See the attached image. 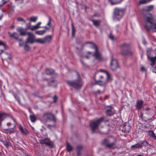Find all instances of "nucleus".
<instances>
[{"mask_svg":"<svg viewBox=\"0 0 156 156\" xmlns=\"http://www.w3.org/2000/svg\"><path fill=\"white\" fill-rule=\"evenodd\" d=\"M90 44L89 47L92 48H94L95 50V52L93 53L91 52L88 51V53L89 54L88 55H85V57L88 59L90 57V55H91L93 56L95 59L97 60L98 62H101L102 61L103 58L101 56L100 53L98 51V49L96 45L92 42H86L85 44Z\"/></svg>","mask_w":156,"mask_h":156,"instance_id":"obj_1","label":"nucleus"},{"mask_svg":"<svg viewBox=\"0 0 156 156\" xmlns=\"http://www.w3.org/2000/svg\"><path fill=\"white\" fill-rule=\"evenodd\" d=\"M144 19L145 22L146 28L147 30L153 29L156 32V24H153V17L152 15L148 12L144 16Z\"/></svg>","mask_w":156,"mask_h":156,"instance_id":"obj_2","label":"nucleus"},{"mask_svg":"<svg viewBox=\"0 0 156 156\" xmlns=\"http://www.w3.org/2000/svg\"><path fill=\"white\" fill-rule=\"evenodd\" d=\"M75 73L77 75L78 79L74 81L68 80L66 81V83L69 86L76 89H79L82 87L83 83L79 74L77 72H75Z\"/></svg>","mask_w":156,"mask_h":156,"instance_id":"obj_3","label":"nucleus"},{"mask_svg":"<svg viewBox=\"0 0 156 156\" xmlns=\"http://www.w3.org/2000/svg\"><path fill=\"white\" fill-rule=\"evenodd\" d=\"M124 13V11L123 9L119 8H115L113 16V19L115 21L119 20L122 17Z\"/></svg>","mask_w":156,"mask_h":156,"instance_id":"obj_4","label":"nucleus"},{"mask_svg":"<svg viewBox=\"0 0 156 156\" xmlns=\"http://www.w3.org/2000/svg\"><path fill=\"white\" fill-rule=\"evenodd\" d=\"M130 45L129 44L124 43L121 46V54L122 55H131L132 54L131 51L128 49L130 47Z\"/></svg>","mask_w":156,"mask_h":156,"instance_id":"obj_5","label":"nucleus"},{"mask_svg":"<svg viewBox=\"0 0 156 156\" xmlns=\"http://www.w3.org/2000/svg\"><path fill=\"white\" fill-rule=\"evenodd\" d=\"M103 118H100L98 119L96 121L90 122V126L91 128L92 131L94 133L95 130L98 128V125L103 121Z\"/></svg>","mask_w":156,"mask_h":156,"instance_id":"obj_6","label":"nucleus"},{"mask_svg":"<svg viewBox=\"0 0 156 156\" xmlns=\"http://www.w3.org/2000/svg\"><path fill=\"white\" fill-rule=\"evenodd\" d=\"M99 72L103 73L104 74H106L107 76V79L105 81H102L101 80L97 81L95 80L96 83L97 82H101L102 83V84H99L100 85L102 86L105 84L107 82V80H112L111 75L110 74L106 71L103 69H100L99 70Z\"/></svg>","mask_w":156,"mask_h":156,"instance_id":"obj_7","label":"nucleus"},{"mask_svg":"<svg viewBox=\"0 0 156 156\" xmlns=\"http://www.w3.org/2000/svg\"><path fill=\"white\" fill-rule=\"evenodd\" d=\"M152 53V52L151 51H147V58L151 62V66H153L154 65L155 63L156 55L153 56Z\"/></svg>","mask_w":156,"mask_h":156,"instance_id":"obj_8","label":"nucleus"},{"mask_svg":"<svg viewBox=\"0 0 156 156\" xmlns=\"http://www.w3.org/2000/svg\"><path fill=\"white\" fill-rule=\"evenodd\" d=\"M28 37L27 38V41L25 42V44L28 43L33 44L35 42L36 39L35 38V36L32 33L28 32L27 34Z\"/></svg>","mask_w":156,"mask_h":156,"instance_id":"obj_9","label":"nucleus"},{"mask_svg":"<svg viewBox=\"0 0 156 156\" xmlns=\"http://www.w3.org/2000/svg\"><path fill=\"white\" fill-rule=\"evenodd\" d=\"M42 119L46 122L51 120L55 121V117L54 115L50 114L45 113L43 115Z\"/></svg>","mask_w":156,"mask_h":156,"instance_id":"obj_10","label":"nucleus"},{"mask_svg":"<svg viewBox=\"0 0 156 156\" xmlns=\"http://www.w3.org/2000/svg\"><path fill=\"white\" fill-rule=\"evenodd\" d=\"M9 121H12V122H8L7 123V126H9L10 129H13L16 126L17 124L16 120L12 117H11L9 119Z\"/></svg>","mask_w":156,"mask_h":156,"instance_id":"obj_11","label":"nucleus"},{"mask_svg":"<svg viewBox=\"0 0 156 156\" xmlns=\"http://www.w3.org/2000/svg\"><path fill=\"white\" fill-rule=\"evenodd\" d=\"M111 66L112 70H114L118 67V64L117 61L112 58L111 62Z\"/></svg>","mask_w":156,"mask_h":156,"instance_id":"obj_12","label":"nucleus"},{"mask_svg":"<svg viewBox=\"0 0 156 156\" xmlns=\"http://www.w3.org/2000/svg\"><path fill=\"white\" fill-rule=\"evenodd\" d=\"M40 143L42 144H46L50 147L52 145V142L47 138L41 139L40 140Z\"/></svg>","mask_w":156,"mask_h":156,"instance_id":"obj_13","label":"nucleus"},{"mask_svg":"<svg viewBox=\"0 0 156 156\" xmlns=\"http://www.w3.org/2000/svg\"><path fill=\"white\" fill-rule=\"evenodd\" d=\"M8 115L5 113L0 112V126L2 125V122L7 117Z\"/></svg>","mask_w":156,"mask_h":156,"instance_id":"obj_14","label":"nucleus"},{"mask_svg":"<svg viewBox=\"0 0 156 156\" xmlns=\"http://www.w3.org/2000/svg\"><path fill=\"white\" fill-rule=\"evenodd\" d=\"M143 103V102L142 100L137 101L136 105V109L138 110H140L142 106Z\"/></svg>","mask_w":156,"mask_h":156,"instance_id":"obj_15","label":"nucleus"},{"mask_svg":"<svg viewBox=\"0 0 156 156\" xmlns=\"http://www.w3.org/2000/svg\"><path fill=\"white\" fill-rule=\"evenodd\" d=\"M108 141L107 139H105L102 144H106L107 147L109 148H111V147L115 144L114 143H111L108 144H107L108 143Z\"/></svg>","mask_w":156,"mask_h":156,"instance_id":"obj_16","label":"nucleus"},{"mask_svg":"<svg viewBox=\"0 0 156 156\" xmlns=\"http://www.w3.org/2000/svg\"><path fill=\"white\" fill-rule=\"evenodd\" d=\"M115 113L113 108H112L110 109H108L106 112L107 115L110 116L113 115Z\"/></svg>","mask_w":156,"mask_h":156,"instance_id":"obj_17","label":"nucleus"},{"mask_svg":"<svg viewBox=\"0 0 156 156\" xmlns=\"http://www.w3.org/2000/svg\"><path fill=\"white\" fill-rule=\"evenodd\" d=\"M122 0H108V2L111 5H115L120 3Z\"/></svg>","mask_w":156,"mask_h":156,"instance_id":"obj_18","label":"nucleus"},{"mask_svg":"<svg viewBox=\"0 0 156 156\" xmlns=\"http://www.w3.org/2000/svg\"><path fill=\"white\" fill-rule=\"evenodd\" d=\"M44 41H45V43H46L50 42L52 39V36L51 35H49L46 36L44 38Z\"/></svg>","mask_w":156,"mask_h":156,"instance_id":"obj_19","label":"nucleus"},{"mask_svg":"<svg viewBox=\"0 0 156 156\" xmlns=\"http://www.w3.org/2000/svg\"><path fill=\"white\" fill-rule=\"evenodd\" d=\"M130 127L129 125H125L123 126V131L126 133H129L130 130Z\"/></svg>","mask_w":156,"mask_h":156,"instance_id":"obj_20","label":"nucleus"},{"mask_svg":"<svg viewBox=\"0 0 156 156\" xmlns=\"http://www.w3.org/2000/svg\"><path fill=\"white\" fill-rule=\"evenodd\" d=\"M35 42L43 44L45 43V41L44 38H39L36 39Z\"/></svg>","mask_w":156,"mask_h":156,"instance_id":"obj_21","label":"nucleus"},{"mask_svg":"<svg viewBox=\"0 0 156 156\" xmlns=\"http://www.w3.org/2000/svg\"><path fill=\"white\" fill-rule=\"evenodd\" d=\"M46 73L47 75H49L52 74L54 73V70L51 69H46Z\"/></svg>","mask_w":156,"mask_h":156,"instance_id":"obj_22","label":"nucleus"},{"mask_svg":"<svg viewBox=\"0 0 156 156\" xmlns=\"http://www.w3.org/2000/svg\"><path fill=\"white\" fill-rule=\"evenodd\" d=\"M19 129L22 133L25 134L28 133V131L25 128H23L21 125H19Z\"/></svg>","mask_w":156,"mask_h":156,"instance_id":"obj_23","label":"nucleus"},{"mask_svg":"<svg viewBox=\"0 0 156 156\" xmlns=\"http://www.w3.org/2000/svg\"><path fill=\"white\" fill-rule=\"evenodd\" d=\"M46 32V30H37L35 31V33L38 35H41L44 34Z\"/></svg>","mask_w":156,"mask_h":156,"instance_id":"obj_24","label":"nucleus"},{"mask_svg":"<svg viewBox=\"0 0 156 156\" xmlns=\"http://www.w3.org/2000/svg\"><path fill=\"white\" fill-rule=\"evenodd\" d=\"M138 143L141 146V147H142L143 146H144L147 145V142L146 141L144 140L140 141Z\"/></svg>","mask_w":156,"mask_h":156,"instance_id":"obj_25","label":"nucleus"},{"mask_svg":"<svg viewBox=\"0 0 156 156\" xmlns=\"http://www.w3.org/2000/svg\"><path fill=\"white\" fill-rule=\"evenodd\" d=\"M153 5H148L145 8V10L149 12L153 9Z\"/></svg>","mask_w":156,"mask_h":156,"instance_id":"obj_26","label":"nucleus"},{"mask_svg":"<svg viewBox=\"0 0 156 156\" xmlns=\"http://www.w3.org/2000/svg\"><path fill=\"white\" fill-rule=\"evenodd\" d=\"M66 149L67 151L69 152H70L72 151L73 149V147L70 145L68 143H66Z\"/></svg>","mask_w":156,"mask_h":156,"instance_id":"obj_27","label":"nucleus"},{"mask_svg":"<svg viewBox=\"0 0 156 156\" xmlns=\"http://www.w3.org/2000/svg\"><path fill=\"white\" fill-rule=\"evenodd\" d=\"M30 120L32 122H34L36 120V118L34 114L30 115Z\"/></svg>","mask_w":156,"mask_h":156,"instance_id":"obj_28","label":"nucleus"},{"mask_svg":"<svg viewBox=\"0 0 156 156\" xmlns=\"http://www.w3.org/2000/svg\"><path fill=\"white\" fill-rule=\"evenodd\" d=\"M152 0H140L139 1V4H144L148 3Z\"/></svg>","mask_w":156,"mask_h":156,"instance_id":"obj_29","label":"nucleus"},{"mask_svg":"<svg viewBox=\"0 0 156 156\" xmlns=\"http://www.w3.org/2000/svg\"><path fill=\"white\" fill-rule=\"evenodd\" d=\"M82 148V147L81 145H78L77 147L76 150L77 153V156H79L80 154V151Z\"/></svg>","mask_w":156,"mask_h":156,"instance_id":"obj_30","label":"nucleus"},{"mask_svg":"<svg viewBox=\"0 0 156 156\" xmlns=\"http://www.w3.org/2000/svg\"><path fill=\"white\" fill-rule=\"evenodd\" d=\"M141 147V146L139 144H138V143H137L134 145H132L131 146V148L132 149L133 148H137Z\"/></svg>","mask_w":156,"mask_h":156,"instance_id":"obj_31","label":"nucleus"},{"mask_svg":"<svg viewBox=\"0 0 156 156\" xmlns=\"http://www.w3.org/2000/svg\"><path fill=\"white\" fill-rule=\"evenodd\" d=\"M92 21L93 22V24L96 26H98L100 24V21L98 20H93Z\"/></svg>","mask_w":156,"mask_h":156,"instance_id":"obj_32","label":"nucleus"},{"mask_svg":"<svg viewBox=\"0 0 156 156\" xmlns=\"http://www.w3.org/2000/svg\"><path fill=\"white\" fill-rule=\"evenodd\" d=\"M37 19V17L32 16L30 18V22H35Z\"/></svg>","mask_w":156,"mask_h":156,"instance_id":"obj_33","label":"nucleus"},{"mask_svg":"<svg viewBox=\"0 0 156 156\" xmlns=\"http://www.w3.org/2000/svg\"><path fill=\"white\" fill-rule=\"evenodd\" d=\"M18 35L16 33H14L12 34L11 35V36L12 37H13L16 40L18 39Z\"/></svg>","mask_w":156,"mask_h":156,"instance_id":"obj_34","label":"nucleus"},{"mask_svg":"<svg viewBox=\"0 0 156 156\" xmlns=\"http://www.w3.org/2000/svg\"><path fill=\"white\" fill-rule=\"evenodd\" d=\"M25 29H24V30H23L22 31H21L20 32V34L21 36H25L26 35H27L28 34V32H26Z\"/></svg>","mask_w":156,"mask_h":156,"instance_id":"obj_35","label":"nucleus"},{"mask_svg":"<svg viewBox=\"0 0 156 156\" xmlns=\"http://www.w3.org/2000/svg\"><path fill=\"white\" fill-rule=\"evenodd\" d=\"M71 26L72 27V34L73 37H74L75 36V30L74 26L73 23H72Z\"/></svg>","mask_w":156,"mask_h":156,"instance_id":"obj_36","label":"nucleus"},{"mask_svg":"<svg viewBox=\"0 0 156 156\" xmlns=\"http://www.w3.org/2000/svg\"><path fill=\"white\" fill-rule=\"evenodd\" d=\"M148 134L149 136L152 138L155 135L154 132L152 130H150L148 131Z\"/></svg>","mask_w":156,"mask_h":156,"instance_id":"obj_37","label":"nucleus"},{"mask_svg":"<svg viewBox=\"0 0 156 156\" xmlns=\"http://www.w3.org/2000/svg\"><path fill=\"white\" fill-rule=\"evenodd\" d=\"M38 28V27H37L36 25L31 27L30 29L31 30H34Z\"/></svg>","mask_w":156,"mask_h":156,"instance_id":"obj_38","label":"nucleus"},{"mask_svg":"<svg viewBox=\"0 0 156 156\" xmlns=\"http://www.w3.org/2000/svg\"><path fill=\"white\" fill-rule=\"evenodd\" d=\"M27 27L26 28L25 30H27L28 29H30L31 28V23H27L26 25Z\"/></svg>","mask_w":156,"mask_h":156,"instance_id":"obj_39","label":"nucleus"},{"mask_svg":"<svg viewBox=\"0 0 156 156\" xmlns=\"http://www.w3.org/2000/svg\"><path fill=\"white\" fill-rule=\"evenodd\" d=\"M17 20L18 21H23L24 23H26V21L21 17H18L17 18Z\"/></svg>","mask_w":156,"mask_h":156,"instance_id":"obj_40","label":"nucleus"},{"mask_svg":"<svg viewBox=\"0 0 156 156\" xmlns=\"http://www.w3.org/2000/svg\"><path fill=\"white\" fill-rule=\"evenodd\" d=\"M14 98H16V100L19 103H20V101L19 97L16 95H14Z\"/></svg>","mask_w":156,"mask_h":156,"instance_id":"obj_41","label":"nucleus"},{"mask_svg":"<svg viewBox=\"0 0 156 156\" xmlns=\"http://www.w3.org/2000/svg\"><path fill=\"white\" fill-rule=\"evenodd\" d=\"M9 0H2L1 2H2V5H4L5 3L8 2Z\"/></svg>","mask_w":156,"mask_h":156,"instance_id":"obj_42","label":"nucleus"},{"mask_svg":"<svg viewBox=\"0 0 156 156\" xmlns=\"http://www.w3.org/2000/svg\"><path fill=\"white\" fill-rule=\"evenodd\" d=\"M27 44H26L24 46V49L26 51H28L29 49V47L27 45Z\"/></svg>","mask_w":156,"mask_h":156,"instance_id":"obj_43","label":"nucleus"},{"mask_svg":"<svg viewBox=\"0 0 156 156\" xmlns=\"http://www.w3.org/2000/svg\"><path fill=\"white\" fill-rule=\"evenodd\" d=\"M109 38L112 40H114V37L111 33H110L109 35Z\"/></svg>","mask_w":156,"mask_h":156,"instance_id":"obj_44","label":"nucleus"},{"mask_svg":"<svg viewBox=\"0 0 156 156\" xmlns=\"http://www.w3.org/2000/svg\"><path fill=\"white\" fill-rule=\"evenodd\" d=\"M24 29H23L22 27H19L18 28H17V30L18 31H19L20 32H21V31H22L23 30H24Z\"/></svg>","mask_w":156,"mask_h":156,"instance_id":"obj_45","label":"nucleus"},{"mask_svg":"<svg viewBox=\"0 0 156 156\" xmlns=\"http://www.w3.org/2000/svg\"><path fill=\"white\" fill-rule=\"evenodd\" d=\"M142 43L143 44L145 45L146 44V43H147V42L146 41H145V39H144V38H143L142 39Z\"/></svg>","mask_w":156,"mask_h":156,"instance_id":"obj_46","label":"nucleus"},{"mask_svg":"<svg viewBox=\"0 0 156 156\" xmlns=\"http://www.w3.org/2000/svg\"><path fill=\"white\" fill-rule=\"evenodd\" d=\"M53 99L54 102H56L57 99V97L56 96H55L53 97Z\"/></svg>","mask_w":156,"mask_h":156,"instance_id":"obj_47","label":"nucleus"},{"mask_svg":"<svg viewBox=\"0 0 156 156\" xmlns=\"http://www.w3.org/2000/svg\"><path fill=\"white\" fill-rule=\"evenodd\" d=\"M0 45H2L5 47V44L3 42L0 41Z\"/></svg>","mask_w":156,"mask_h":156,"instance_id":"obj_48","label":"nucleus"},{"mask_svg":"<svg viewBox=\"0 0 156 156\" xmlns=\"http://www.w3.org/2000/svg\"><path fill=\"white\" fill-rule=\"evenodd\" d=\"M41 22H38L37 24L36 25V26H37V27H38V28L40 27L39 26L41 25Z\"/></svg>","mask_w":156,"mask_h":156,"instance_id":"obj_49","label":"nucleus"},{"mask_svg":"<svg viewBox=\"0 0 156 156\" xmlns=\"http://www.w3.org/2000/svg\"><path fill=\"white\" fill-rule=\"evenodd\" d=\"M140 70L142 71H145V69L144 68V67L143 66H142L141 67Z\"/></svg>","mask_w":156,"mask_h":156,"instance_id":"obj_50","label":"nucleus"},{"mask_svg":"<svg viewBox=\"0 0 156 156\" xmlns=\"http://www.w3.org/2000/svg\"><path fill=\"white\" fill-rule=\"evenodd\" d=\"M3 16V15L2 14V12L0 13V20H1Z\"/></svg>","mask_w":156,"mask_h":156,"instance_id":"obj_51","label":"nucleus"},{"mask_svg":"<svg viewBox=\"0 0 156 156\" xmlns=\"http://www.w3.org/2000/svg\"><path fill=\"white\" fill-rule=\"evenodd\" d=\"M50 19H49V21L48 22V23H47V25H48L49 26H50Z\"/></svg>","mask_w":156,"mask_h":156,"instance_id":"obj_52","label":"nucleus"},{"mask_svg":"<svg viewBox=\"0 0 156 156\" xmlns=\"http://www.w3.org/2000/svg\"><path fill=\"white\" fill-rule=\"evenodd\" d=\"M143 115L142 113L139 116V118L142 119V118Z\"/></svg>","mask_w":156,"mask_h":156,"instance_id":"obj_53","label":"nucleus"},{"mask_svg":"<svg viewBox=\"0 0 156 156\" xmlns=\"http://www.w3.org/2000/svg\"><path fill=\"white\" fill-rule=\"evenodd\" d=\"M152 138H153L154 139L156 140V136L155 135Z\"/></svg>","mask_w":156,"mask_h":156,"instance_id":"obj_54","label":"nucleus"},{"mask_svg":"<svg viewBox=\"0 0 156 156\" xmlns=\"http://www.w3.org/2000/svg\"><path fill=\"white\" fill-rule=\"evenodd\" d=\"M4 145L6 146V147H8V144L7 143L5 144H4Z\"/></svg>","mask_w":156,"mask_h":156,"instance_id":"obj_55","label":"nucleus"},{"mask_svg":"<svg viewBox=\"0 0 156 156\" xmlns=\"http://www.w3.org/2000/svg\"><path fill=\"white\" fill-rule=\"evenodd\" d=\"M101 92V91L99 90H98L97 91H96V93H99Z\"/></svg>","mask_w":156,"mask_h":156,"instance_id":"obj_56","label":"nucleus"},{"mask_svg":"<svg viewBox=\"0 0 156 156\" xmlns=\"http://www.w3.org/2000/svg\"><path fill=\"white\" fill-rule=\"evenodd\" d=\"M55 82V80H52L51 81V83H53Z\"/></svg>","mask_w":156,"mask_h":156,"instance_id":"obj_57","label":"nucleus"},{"mask_svg":"<svg viewBox=\"0 0 156 156\" xmlns=\"http://www.w3.org/2000/svg\"><path fill=\"white\" fill-rule=\"evenodd\" d=\"M137 156H143L142 155L139 154V155H138Z\"/></svg>","mask_w":156,"mask_h":156,"instance_id":"obj_58","label":"nucleus"},{"mask_svg":"<svg viewBox=\"0 0 156 156\" xmlns=\"http://www.w3.org/2000/svg\"><path fill=\"white\" fill-rule=\"evenodd\" d=\"M8 59H11V57H8Z\"/></svg>","mask_w":156,"mask_h":156,"instance_id":"obj_59","label":"nucleus"},{"mask_svg":"<svg viewBox=\"0 0 156 156\" xmlns=\"http://www.w3.org/2000/svg\"><path fill=\"white\" fill-rule=\"evenodd\" d=\"M81 63H82L83 65V64H84L83 63V62H82L81 61Z\"/></svg>","mask_w":156,"mask_h":156,"instance_id":"obj_60","label":"nucleus"},{"mask_svg":"<svg viewBox=\"0 0 156 156\" xmlns=\"http://www.w3.org/2000/svg\"><path fill=\"white\" fill-rule=\"evenodd\" d=\"M44 27V28H46V29H47V27Z\"/></svg>","mask_w":156,"mask_h":156,"instance_id":"obj_61","label":"nucleus"},{"mask_svg":"<svg viewBox=\"0 0 156 156\" xmlns=\"http://www.w3.org/2000/svg\"><path fill=\"white\" fill-rule=\"evenodd\" d=\"M103 76H100V77H101V78H103Z\"/></svg>","mask_w":156,"mask_h":156,"instance_id":"obj_62","label":"nucleus"},{"mask_svg":"<svg viewBox=\"0 0 156 156\" xmlns=\"http://www.w3.org/2000/svg\"><path fill=\"white\" fill-rule=\"evenodd\" d=\"M10 121V122H13V121Z\"/></svg>","mask_w":156,"mask_h":156,"instance_id":"obj_63","label":"nucleus"},{"mask_svg":"<svg viewBox=\"0 0 156 156\" xmlns=\"http://www.w3.org/2000/svg\"><path fill=\"white\" fill-rule=\"evenodd\" d=\"M76 49H78V48H76Z\"/></svg>","mask_w":156,"mask_h":156,"instance_id":"obj_64","label":"nucleus"}]
</instances>
